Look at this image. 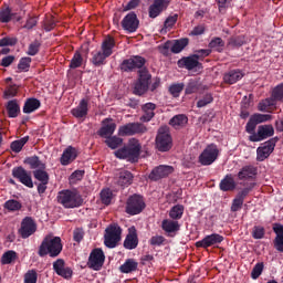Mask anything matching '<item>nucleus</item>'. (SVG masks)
<instances>
[{
	"mask_svg": "<svg viewBox=\"0 0 283 283\" xmlns=\"http://www.w3.org/2000/svg\"><path fill=\"white\" fill-rule=\"evenodd\" d=\"M140 25V20H138V15H136V12L130 11L128 14L124 17L122 20V28L129 34L136 32Z\"/></svg>",
	"mask_w": 283,
	"mask_h": 283,
	"instance_id": "17",
	"label": "nucleus"
},
{
	"mask_svg": "<svg viewBox=\"0 0 283 283\" xmlns=\"http://www.w3.org/2000/svg\"><path fill=\"white\" fill-rule=\"evenodd\" d=\"M53 271L64 280H72V275H74L72 268L65 265V260L63 259H57L53 262Z\"/></svg>",
	"mask_w": 283,
	"mask_h": 283,
	"instance_id": "21",
	"label": "nucleus"
},
{
	"mask_svg": "<svg viewBox=\"0 0 283 283\" xmlns=\"http://www.w3.org/2000/svg\"><path fill=\"white\" fill-rule=\"evenodd\" d=\"M237 184L233 179V175H226L219 184L220 191H233L235 190Z\"/></svg>",
	"mask_w": 283,
	"mask_h": 283,
	"instance_id": "35",
	"label": "nucleus"
},
{
	"mask_svg": "<svg viewBox=\"0 0 283 283\" xmlns=\"http://www.w3.org/2000/svg\"><path fill=\"white\" fill-rule=\"evenodd\" d=\"M39 280V274L36 273V270H29L24 274V283H36Z\"/></svg>",
	"mask_w": 283,
	"mask_h": 283,
	"instance_id": "63",
	"label": "nucleus"
},
{
	"mask_svg": "<svg viewBox=\"0 0 283 283\" xmlns=\"http://www.w3.org/2000/svg\"><path fill=\"white\" fill-rule=\"evenodd\" d=\"M105 145L109 147V149H118L120 145H123V138L117 136H111L105 139Z\"/></svg>",
	"mask_w": 283,
	"mask_h": 283,
	"instance_id": "50",
	"label": "nucleus"
},
{
	"mask_svg": "<svg viewBox=\"0 0 283 283\" xmlns=\"http://www.w3.org/2000/svg\"><path fill=\"white\" fill-rule=\"evenodd\" d=\"M24 165H29L30 169H45V164L39 158V156L34 155L31 157H27L23 160Z\"/></svg>",
	"mask_w": 283,
	"mask_h": 283,
	"instance_id": "41",
	"label": "nucleus"
},
{
	"mask_svg": "<svg viewBox=\"0 0 283 283\" xmlns=\"http://www.w3.org/2000/svg\"><path fill=\"white\" fill-rule=\"evenodd\" d=\"M144 112L143 116L140 117L142 123H149L154 116H156V104L148 102L142 106Z\"/></svg>",
	"mask_w": 283,
	"mask_h": 283,
	"instance_id": "33",
	"label": "nucleus"
},
{
	"mask_svg": "<svg viewBox=\"0 0 283 283\" xmlns=\"http://www.w3.org/2000/svg\"><path fill=\"white\" fill-rule=\"evenodd\" d=\"M14 17H17V13L12 12V8L10 6H4L0 9V23L8 24L10 23Z\"/></svg>",
	"mask_w": 283,
	"mask_h": 283,
	"instance_id": "37",
	"label": "nucleus"
},
{
	"mask_svg": "<svg viewBox=\"0 0 283 283\" xmlns=\"http://www.w3.org/2000/svg\"><path fill=\"white\" fill-rule=\"evenodd\" d=\"M116 132V123H113L112 118H105L102 122V127L98 129L97 134L101 138H109Z\"/></svg>",
	"mask_w": 283,
	"mask_h": 283,
	"instance_id": "24",
	"label": "nucleus"
},
{
	"mask_svg": "<svg viewBox=\"0 0 283 283\" xmlns=\"http://www.w3.org/2000/svg\"><path fill=\"white\" fill-rule=\"evenodd\" d=\"M222 242H224V237L219 233H212L197 241L195 247H197V249H209V247H216V244H222Z\"/></svg>",
	"mask_w": 283,
	"mask_h": 283,
	"instance_id": "18",
	"label": "nucleus"
},
{
	"mask_svg": "<svg viewBox=\"0 0 283 283\" xmlns=\"http://www.w3.org/2000/svg\"><path fill=\"white\" fill-rule=\"evenodd\" d=\"M17 258H19V255L17 254L15 251L8 250L1 256V264L2 265L12 264V262H14L17 260Z\"/></svg>",
	"mask_w": 283,
	"mask_h": 283,
	"instance_id": "49",
	"label": "nucleus"
},
{
	"mask_svg": "<svg viewBox=\"0 0 283 283\" xmlns=\"http://www.w3.org/2000/svg\"><path fill=\"white\" fill-rule=\"evenodd\" d=\"M39 50H41V42H39V40H34L31 44H29L27 54L29 56H36L39 54Z\"/></svg>",
	"mask_w": 283,
	"mask_h": 283,
	"instance_id": "61",
	"label": "nucleus"
},
{
	"mask_svg": "<svg viewBox=\"0 0 283 283\" xmlns=\"http://www.w3.org/2000/svg\"><path fill=\"white\" fill-rule=\"evenodd\" d=\"M254 188H255V182L249 184L248 187L243 188L241 191L237 193L235 198L244 202V199L247 198V196H249V193H251V191H253Z\"/></svg>",
	"mask_w": 283,
	"mask_h": 283,
	"instance_id": "56",
	"label": "nucleus"
},
{
	"mask_svg": "<svg viewBox=\"0 0 283 283\" xmlns=\"http://www.w3.org/2000/svg\"><path fill=\"white\" fill-rule=\"evenodd\" d=\"M244 43H247L244 35L232 36L228 41V45H230V48H242Z\"/></svg>",
	"mask_w": 283,
	"mask_h": 283,
	"instance_id": "53",
	"label": "nucleus"
},
{
	"mask_svg": "<svg viewBox=\"0 0 283 283\" xmlns=\"http://www.w3.org/2000/svg\"><path fill=\"white\" fill-rule=\"evenodd\" d=\"M18 233L23 240H28L30 235H34V233H36V221H34L32 217H24L21 221Z\"/></svg>",
	"mask_w": 283,
	"mask_h": 283,
	"instance_id": "16",
	"label": "nucleus"
},
{
	"mask_svg": "<svg viewBox=\"0 0 283 283\" xmlns=\"http://www.w3.org/2000/svg\"><path fill=\"white\" fill-rule=\"evenodd\" d=\"M138 247V233H136V228L132 227L128 229V234L124 240V249H128V251H133Z\"/></svg>",
	"mask_w": 283,
	"mask_h": 283,
	"instance_id": "27",
	"label": "nucleus"
},
{
	"mask_svg": "<svg viewBox=\"0 0 283 283\" xmlns=\"http://www.w3.org/2000/svg\"><path fill=\"white\" fill-rule=\"evenodd\" d=\"M218 156H220L218 146L216 144H210L199 155L198 160L203 167H209V165H213L216 160H218Z\"/></svg>",
	"mask_w": 283,
	"mask_h": 283,
	"instance_id": "7",
	"label": "nucleus"
},
{
	"mask_svg": "<svg viewBox=\"0 0 283 283\" xmlns=\"http://www.w3.org/2000/svg\"><path fill=\"white\" fill-rule=\"evenodd\" d=\"M263 272H264V262L256 263L252 269L251 279L258 280V277H260V275H262Z\"/></svg>",
	"mask_w": 283,
	"mask_h": 283,
	"instance_id": "60",
	"label": "nucleus"
},
{
	"mask_svg": "<svg viewBox=\"0 0 283 283\" xmlns=\"http://www.w3.org/2000/svg\"><path fill=\"white\" fill-rule=\"evenodd\" d=\"M151 81V74L147 69L139 70V77L135 83L134 94L136 96H143L149 90V83Z\"/></svg>",
	"mask_w": 283,
	"mask_h": 283,
	"instance_id": "10",
	"label": "nucleus"
},
{
	"mask_svg": "<svg viewBox=\"0 0 283 283\" xmlns=\"http://www.w3.org/2000/svg\"><path fill=\"white\" fill-rule=\"evenodd\" d=\"M120 273H136L138 271V262L135 259H126L124 264L119 266Z\"/></svg>",
	"mask_w": 283,
	"mask_h": 283,
	"instance_id": "38",
	"label": "nucleus"
},
{
	"mask_svg": "<svg viewBox=\"0 0 283 283\" xmlns=\"http://www.w3.org/2000/svg\"><path fill=\"white\" fill-rule=\"evenodd\" d=\"M12 176L28 187L29 189H34V181L32 180V171L27 170L23 166L14 167L12 169Z\"/></svg>",
	"mask_w": 283,
	"mask_h": 283,
	"instance_id": "14",
	"label": "nucleus"
},
{
	"mask_svg": "<svg viewBox=\"0 0 283 283\" xmlns=\"http://www.w3.org/2000/svg\"><path fill=\"white\" fill-rule=\"evenodd\" d=\"M147 60L140 55H132L129 59L124 60L120 63L122 72H136V70H143Z\"/></svg>",
	"mask_w": 283,
	"mask_h": 283,
	"instance_id": "11",
	"label": "nucleus"
},
{
	"mask_svg": "<svg viewBox=\"0 0 283 283\" xmlns=\"http://www.w3.org/2000/svg\"><path fill=\"white\" fill-rule=\"evenodd\" d=\"M40 107H41V101L34 97H30V98H27V101L24 102L22 112L23 114H32V112H36V109H39Z\"/></svg>",
	"mask_w": 283,
	"mask_h": 283,
	"instance_id": "36",
	"label": "nucleus"
},
{
	"mask_svg": "<svg viewBox=\"0 0 283 283\" xmlns=\"http://www.w3.org/2000/svg\"><path fill=\"white\" fill-rule=\"evenodd\" d=\"M115 182L118 187L125 189L134 182V174L129 170H120L115 177Z\"/></svg>",
	"mask_w": 283,
	"mask_h": 283,
	"instance_id": "25",
	"label": "nucleus"
},
{
	"mask_svg": "<svg viewBox=\"0 0 283 283\" xmlns=\"http://www.w3.org/2000/svg\"><path fill=\"white\" fill-rule=\"evenodd\" d=\"M211 103H213V95L211 93H207L201 99L197 102V107H207V105H211Z\"/></svg>",
	"mask_w": 283,
	"mask_h": 283,
	"instance_id": "62",
	"label": "nucleus"
},
{
	"mask_svg": "<svg viewBox=\"0 0 283 283\" xmlns=\"http://www.w3.org/2000/svg\"><path fill=\"white\" fill-rule=\"evenodd\" d=\"M178 67L188 70L191 72V70H196L200 65V61L196 57V55H190L186 57H181L177 62Z\"/></svg>",
	"mask_w": 283,
	"mask_h": 283,
	"instance_id": "26",
	"label": "nucleus"
},
{
	"mask_svg": "<svg viewBox=\"0 0 283 283\" xmlns=\"http://www.w3.org/2000/svg\"><path fill=\"white\" fill-rule=\"evenodd\" d=\"M3 208L10 213H14L23 209V203L17 199H9L4 202Z\"/></svg>",
	"mask_w": 283,
	"mask_h": 283,
	"instance_id": "43",
	"label": "nucleus"
},
{
	"mask_svg": "<svg viewBox=\"0 0 283 283\" xmlns=\"http://www.w3.org/2000/svg\"><path fill=\"white\" fill-rule=\"evenodd\" d=\"M170 3L171 0H154L148 8L149 19H157V17H160V14H163V12L169 8Z\"/></svg>",
	"mask_w": 283,
	"mask_h": 283,
	"instance_id": "20",
	"label": "nucleus"
},
{
	"mask_svg": "<svg viewBox=\"0 0 283 283\" xmlns=\"http://www.w3.org/2000/svg\"><path fill=\"white\" fill-rule=\"evenodd\" d=\"M140 142L138 139L133 138L128 142L127 146H124L115 151L116 158L119 160H127L128 163H138V158H140Z\"/></svg>",
	"mask_w": 283,
	"mask_h": 283,
	"instance_id": "3",
	"label": "nucleus"
},
{
	"mask_svg": "<svg viewBox=\"0 0 283 283\" xmlns=\"http://www.w3.org/2000/svg\"><path fill=\"white\" fill-rule=\"evenodd\" d=\"M92 63L95 67H101V65H105V59H109L108 55L103 53V51H97L92 53Z\"/></svg>",
	"mask_w": 283,
	"mask_h": 283,
	"instance_id": "45",
	"label": "nucleus"
},
{
	"mask_svg": "<svg viewBox=\"0 0 283 283\" xmlns=\"http://www.w3.org/2000/svg\"><path fill=\"white\" fill-rule=\"evenodd\" d=\"M6 109L9 118H18L21 115V105H19V99L8 101Z\"/></svg>",
	"mask_w": 283,
	"mask_h": 283,
	"instance_id": "31",
	"label": "nucleus"
},
{
	"mask_svg": "<svg viewBox=\"0 0 283 283\" xmlns=\"http://www.w3.org/2000/svg\"><path fill=\"white\" fill-rule=\"evenodd\" d=\"M17 94H19V85L10 84L4 88L2 98H4V101H10V98H14Z\"/></svg>",
	"mask_w": 283,
	"mask_h": 283,
	"instance_id": "46",
	"label": "nucleus"
},
{
	"mask_svg": "<svg viewBox=\"0 0 283 283\" xmlns=\"http://www.w3.org/2000/svg\"><path fill=\"white\" fill-rule=\"evenodd\" d=\"M19 43V39L17 36H4L0 39V48H14Z\"/></svg>",
	"mask_w": 283,
	"mask_h": 283,
	"instance_id": "54",
	"label": "nucleus"
},
{
	"mask_svg": "<svg viewBox=\"0 0 283 283\" xmlns=\"http://www.w3.org/2000/svg\"><path fill=\"white\" fill-rule=\"evenodd\" d=\"M200 90V85L196 80H189L188 84L186 85L185 94H196Z\"/></svg>",
	"mask_w": 283,
	"mask_h": 283,
	"instance_id": "58",
	"label": "nucleus"
},
{
	"mask_svg": "<svg viewBox=\"0 0 283 283\" xmlns=\"http://www.w3.org/2000/svg\"><path fill=\"white\" fill-rule=\"evenodd\" d=\"M155 145L156 149L161 153L169 151L174 147V139L171 138V134H169V128L160 127L158 129Z\"/></svg>",
	"mask_w": 283,
	"mask_h": 283,
	"instance_id": "6",
	"label": "nucleus"
},
{
	"mask_svg": "<svg viewBox=\"0 0 283 283\" xmlns=\"http://www.w3.org/2000/svg\"><path fill=\"white\" fill-rule=\"evenodd\" d=\"M185 90V83H177V84H171L169 86V92L174 98H178L180 96V93Z\"/></svg>",
	"mask_w": 283,
	"mask_h": 283,
	"instance_id": "59",
	"label": "nucleus"
},
{
	"mask_svg": "<svg viewBox=\"0 0 283 283\" xmlns=\"http://www.w3.org/2000/svg\"><path fill=\"white\" fill-rule=\"evenodd\" d=\"M117 134L122 137L136 136L137 134H147V126L138 122L128 123L123 126H119Z\"/></svg>",
	"mask_w": 283,
	"mask_h": 283,
	"instance_id": "8",
	"label": "nucleus"
},
{
	"mask_svg": "<svg viewBox=\"0 0 283 283\" xmlns=\"http://www.w3.org/2000/svg\"><path fill=\"white\" fill-rule=\"evenodd\" d=\"M90 113V98H82L78 105L71 109L72 116L74 118H87V114Z\"/></svg>",
	"mask_w": 283,
	"mask_h": 283,
	"instance_id": "22",
	"label": "nucleus"
},
{
	"mask_svg": "<svg viewBox=\"0 0 283 283\" xmlns=\"http://www.w3.org/2000/svg\"><path fill=\"white\" fill-rule=\"evenodd\" d=\"M61 251H63V243L61 242L60 237L46 235L40 244L38 254L40 258H45V255H50V258H59Z\"/></svg>",
	"mask_w": 283,
	"mask_h": 283,
	"instance_id": "2",
	"label": "nucleus"
},
{
	"mask_svg": "<svg viewBox=\"0 0 283 283\" xmlns=\"http://www.w3.org/2000/svg\"><path fill=\"white\" fill-rule=\"evenodd\" d=\"M189 123V117L185 114L175 115L170 120L169 125L175 129H180V127H185Z\"/></svg>",
	"mask_w": 283,
	"mask_h": 283,
	"instance_id": "39",
	"label": "nucleus"
},
{
	"mask_svg": "<svg viewBox=\"0 0 283 283\" xmlns=\"http://www.w3.org/2000/svg\"><path fill=\"white\" fill-rule=\"evenodd\" d=\"M57 202L64 209H78V207H83V196L78 190H62L57 193Z\"/></svg>",
	"mask_w": 283,
	"mask_h": 283,
	"instance_id": "4",
	"label": "nucleus"
},
{
	"mask_svg": "<svg viewBox=\"0 0 283 283\" xmlns=\"http://www.w3.org/2000/svg\"><path fill=\"white\" fill-rule=\"evenodd\" d=\"M36 25H39V17L28 14L24 24L20 27V30H27V32H32V30H34Z\"/></svg>",
	"mask_w": 283,
	"mask_h": 283,
	"instance_id": "40",
	"label": "nucleus"
},
{
	"mask_svg": "<svg viewBox=\"0 0 283 283\" xmlns=\"http://www.w3.org/2000/svg\"><path fill=\"white\" fill-rule=\"evenodd\" d=\"M33 177L38 180L34 185L38 186L39 196H43V193L48 191V185H50V174H48L43 168H39L33 170Z\"/></svg>",
	"mask_w": 283,
	"mask_h": 283,
	"instance_id": "15",
	"label": "nucleus"
},
{
	"mask_svg": "<svg viewBox=\"0 0 283 283\" xmlns=\"http://www.w3.org/2000/svg\"><path fill=\"white\" fill-rule=\"evenodd\" d=\"M84 177H85V170H75L69 177V182L70 185H76V182H81V180H83Z\"/></svg>",
	"mask_w": 283,
	"mask_h": 283,
	"instance_id": "55",
	"label": "nucleus"
},
{
	"mask_svg": "<svg viewBox=\"0 0 283 283\" xmlns=\"http://www.w3.org/2000/svg\"><path fill=\"white\" fill-rule=\"evenodd\" d=\"M172 171H174V166L159 165L150 171V174L148 175V178L153 182H158V180H163V178H167L168 176H171Z\"/></svg>",
	"mask_w": 283,
	"mask_h": 283,
	"instance_id": "19",
	"label": "nucleus"
},
{
	"mask_svg": "<svg viewBox=\"0 0 283 283\" xmlns=\"http://www.w3.org/2000/svg\"><path fill=\"white\" fill-rule=\"evenodd\" d=\"M86 264L88 269H92L93 271H101L103 269V264H105V252H103V249H93Z\"/></svg>",
	"mask_w": 283,
	"mask_h": 283,
	"instance_id": "12",
	"label": "nucleus"
},
{
	"mask_svg": "<svg viewBox=\"0 0 283 283\" xmlns=\"http://www.w3.org/2000/svg\"><path fill=\"white\" fill-rule=\"evenodd\" d=\"M102 52L105 53L106 56H112L114 54V48H116V40L112 35H107L102 42Z\"/></svg>",
	"mask_w": 283,
	"mask_h": 283,
	"instance_id": "34",
	"label": "nucleus"
},
{
	"mask_svg": "<svg viewBox=\"0 0 283 283\" xmlns=\"http://www.w3.org/2000/svg\"><path fill=\"white\" fill-rule=\"evenodd\" d=\"M81 65H83V55L81 54L80 51H76L70 62L69 67L71 70H76L78 67H81Z\"/></svg>",
	"mask_w": 283,
	"mask_h": 283,
	"instance_id": "51",
	"label": "nucleus"
},
{
	"mask_svg": "<svg viewBox=\"0 0 283 283\" xmlns=\"http://www.w3.org/2000/svg\"><path fill=\"white\" fill-rule=\"evenodd\" d=\"M275 98H266L264 101H262L261 103H259V109L260 112H268L269 109H271V107H275Z\"/></svg>",
	"mask_w": 283,
	"mask_h": 283,
	"instance_id": "57",
	"label": "nucleus"
},
{
	"mask_svg": "<svg viewBox=\"0 0 283 283\" xmlns=\"http://www.w3.org/2000/svg\"><path fill=\"white\" fill-rule=\"evenodd\" d=\"M145 199L140 195H133L127 199L126 202V213L128 216H138L145 210Z\"/></svg>",
	"mask_w": 283,
	"mask_h": 283,
	"instance_id": "9",
	"label": "nucleus"
},
{
	"mask_svg": "<svg viewBox=\"0 0 283 283\" xmlns=\"http://www.w3.org/2000/svg\"><path fill=\"white\" fill-rule=\"evenodd\" d=\"M279 140L280 138L273 137L268 142L263 143V145L256 149L258 163H264V160H266V158L271 156L272 151H275V145H277Z\"/></svg>",
	"mask_w": 283,
	"mask_h": 283,
	"instance_id": "13",
	"label": "nucleus"
},
{
	"mask_svg": "<svg viewBox=\"0 0 283 283\" xmlns=\"http://www.w3.org/2000/svg\"><path fill=\"white\" fill-rule=\"evenodd\" d=\"M266 120H271V115L255 113L250 117L245 125V132L251 134L249 136L250 143H261V140H266V138H271L275 134L273 125H260V123H266ZM258 125L260 126L258 127ZM255 127H258L256 133Z\"/></svg>",
	"mask_w": 283,
	"mask_h": 283,
	"instance_id": "1",
	"label": "nucleus"
},
{
	"mask_svg": "<svg viewBox=\"0 0 283 283\" xmlns=\"http://www.w3.org/2000/svg\"><path fill=\"white\" fill-rule=\"evenodd\" d=\"M123 233V229L117 223L109 224L105 229L104 234V244L107 249H116L118 245V241L120 240V235Z\"/></svg>",
	"mask_w": 283,
	"mask_h": 283,
	"instance_id": "5",
	"label": "nucleus"
},
{
	"mask_svg": "<svg viewBox=\"0 0 283 283\" xmlns=\"http://www.w3.org/2000/svg\"><path fill=\"white\" fill-rule=\"evenodd\" d=\"M272 98H274V101H283V83L273 88Z\"/></svg>",
	"mask_w": 283,
	"mask_h": 283,
	"instance_id": "64",
	"label": "nucleus"
},
{
	"mask_svg": "<svg viewBox=\"0 0 283 283\" xmlns=\"http://www.w3.org/2000/svg\"><path fill=\"white\" fill-rule=\"evenodd\" d=\"M244 78V73L240 70H231L223 75V83L227 85H235L238 81H242Z\"/></svg>",
	"mask_w": 283,
	"mask_h": 283,
	"instance_id": "29",
	"label": "nucleus"
},
{
	"mask_svg": "<svg viewBox=\"0 0 283 283\" xmlns=\"http://www.w3.org/2000/svg\"><path fill=\"white\" fill-rule=\"evenodd\" d=\"M161 229L168 238H176V233L180 231V223L174 219H165L161 221Z\"/></svg>",
	"mask_w": 283,
	"mask_h": 283,
	"instance_id": "23",
	"label": "nucleus"
},
{
	"mask_svg": "<svg viewBox=\"0 0 283 283\" xmlns=\"http://www.w3.org/2000/svg\"><path fill=\"white\" fill-rule=\"evenodd\" d=\"M258 176V167L248 165L241 168L238 172L239 180H253Z\"/></svg>",
	"mask_w": 283,
	"mask_h": 283,
	"instance_id": "30",
	"label": "nucleus"
},
{
	"mask_svg": "<svg viewBox=\"0 0 283 283\" xmlns=\"http://www.w3.org/2000/svg\"><path fill=\"white\" fill-rule=\"evenodd\" d=\"M28 140H30L29 136H24L21 139L14 140L10 145V149L14 151V154H20V151L25 147Z\"/></svg>",
	"mask_w": 283,
	"mask_h": 283,
	"instance_id": "47",
	"label": "nucleus"
},
{
	"mask_svg": "<svg viewBox=\"0 0 283 283\" xmlns=\"http://www.w3.org/2000/svg\"><path fill=\"white\" fill-rule=\"evenodd\" d=\"M78 157V153L76 151V148L69 146L62 154L60 163L64 167H67L71 163H74L76 158Z\"/></svg>",
	"mask_w": 283,
	"mask_h": 283,
	"instance_id": "28",
	"label": "nucleus"
},
{
	"mask_svg": "<svg viewBox=\"0 0 283 283\" xmlns=\"http://www.w3.org/2000/svg\"><path fill=\"white\" fill-rule=\"evenodd\" d=\"M189 45V38H182L179 40H175L171 42V53L172 54H180V52Z\"/></svg>",
	"mask_w": 283,
	"mask_h": 283,
	"instance_id": "42",
	"label": "nucleus"
},
{
	"mask_svg": "<svg viewBox=\"0 0 283 283\" xmlns=\"http://www.w3.org/2000/svg\"><path fill=\"white\" fill-rule=\"evenodd\" d=\"M273 231L276 235L274 239V248L280 253H283V226L281 223H274Z\"/></svg>",
	"mask_w": 283,
	"mask_h": 283,
	"instance_id": "32",
	"label": "nucleus"
},
{
	"mask_svg": "<svg viewBox=\"0 0 283 283\" xmlns=\"http://www.w3.org/2000/svg\"><path fill=\"white\" fill-rule=\"evenodd\" d=\"M185 213V206L176 205L169 211V218L171 220H180Z\"/></svg>",
	"mask_w": 283,
	"mask_h": 283,
	"instance_id": "48",
	"label": "nucleus"
},
{
	"mask_svg": "<svg viewBox=\"0 0 283 283\" xmlns=\"http://www.w3.org/2000/svg\"><path fill=\"white\" fill-rule=\"evenodd\" d=\"M208 48L210 50H213V52L222 53L224 52V40L222 38H212L211 41L208 44Z\"/></svg>",
	"mask_w": 283,
	"mask_h": 283,
	"instance_id": "44",
	"label": "nucleus"
},
{
	"mask_svg": "<svg viewBox=\"0 0 283 283\" xmlns=\"http://www.w3.org/2000/svg\"><path fill=\"white\" fill-rule=\"evenodd\" d=\"M31 63L32 57H21L18 63V74H20V72H30Z\"/></svg>",
	"mask_w": 283,
	"mask_h": 283,
	"instance_id": "52",
	"label": "nucleus"
}]
</instances>
